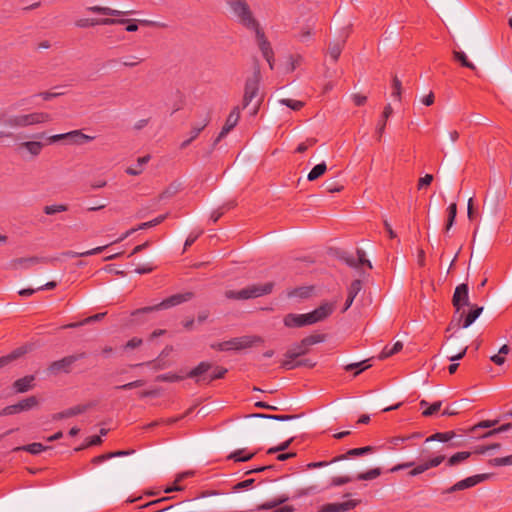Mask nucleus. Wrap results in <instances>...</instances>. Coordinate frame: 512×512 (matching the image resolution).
<instances>
[{"label": "nucleus", "mask_w": 512, "mask_h": 512, "mask_svg": "<svg viewBox=\"0 0 512 512\" xmlns=\"http://www.w3.org/2000/svg\"><path fill=\"white\" fill-rule=\"evenodd\" d=\"M52 120L47 112H31L26 114L9 115L4 119V125L11 129L27 128L35 125H43Z\"/></svg>", "instance_id": "f257e3e1"}, {"label": "nucleus", "mask_w": 512, "mask_h": 512, "mask_svg": "<svg viewBox=\"0 0 512 512\" xmlns=\"http://www.w3.org/2000/svg\"><path fill=\"white\" fill-rule=\"evenodd\" d=\"M264 339L258 335H245L227 341L213 343L211 348L218 351L242 350L262 344Z\"/></svg>", "instance_id": "f03ea898"}, {"label": "nucleus", "mask_w": 512, "mask_h": 512, "mask_svg": "<svg viewBox=\"0 0 512 512\" xmlns=\"http://www.w3.org/2000/svg\"><path fill=\"white\" fill-rule=\"evenodd\" d=\"M273 283L253 284L239 291L226 290L224 295L231 300H248L267 295L272 292Z\"/></svg>", "instance_id": "7ed1b4c3"}, {"label": "nucleus", "mask_w": 512, "mask_h": 512, "mask_svg": "<svg viewBox=\"0 0 512 512\" xmlns=\"http://www.w3.org/2000/svg\"><path fill=\"white\" fill-rule=\"evenodd\" d=\"M445 458H446L445 455L440 454V455L434 456L428 460L422 461V462L418 463L417 465H415V463L413 461L400 463V464H397L394 467H392L390 469V472H397V471L412 467V469L409 471L408 475L410 477H416V476L428 471L429 469L438 467L445 460Z\"/></svg>", "instance_id": "20e7f679"}, {"label": "nucleus", "mask_w": 512, "mask_h": 512, "mask_svg": "<svg viewBox=\"0 0 512 512\" xmlns=\"http://www.w3.org/2000/svg\"><path fill=\"white\" fill-rule=\"evenodd\" d=\"M231 11L238 21L247 29L257 28L259 23L254 18L249 5L245 0H226Z\"/></svg>", "instance_id": "39448f33"}, {"label": "nucleus", "mask_w": 512, "mask_h": 512, "mask_svg": "<svg viewBox=\"0 0 512 512\" xmlns=\"http://www.w3.org/2000/svg\"><path fill=\"white\" fill-rule=\"evenodd\" d=\"M192 298H193V293L192 292H185V293L174 294V295L164 299L163 301H161L160 303H158L156 305L147 306V307L138 309V310L135 311L134 314H137V313H150V312H153V311H158V310H162V309H168V308L180 305V304H182L184 302H187V301L191 300Z\"/></svg>", "instance_id": "423d86ee"}, {"label": "nucleus", "mask_w": 512, "mask_h": 512, "mask_svg": "<svg viewBox=\"0 0 512 512\" xmlns=\"http://www.w3.org/2000/svg\"><path fill=\"white\" fill-rule=\"evenodd\" d=\"M261 81V72L258 66L254 68L253 74L247 78L244 87L243 108L248 107L258 96Z\"/></svg>", "instance_id": "0eeeda50"}, {"label": "nucleus", "mask_w": 512, "mask_h": 512, "mask_svg": "<svg viewBox=\"0 0 512 512\" xmlns=\"http://www.w3.org/2000/svg\"><path fill=\"white\" fill-rule=\"evenodd\" d=\"M482 311L483 307L474 306L467 314H465L464 311H460L459 313L455 312L447 330L454 328H468L480 316Z\"/></svg>", "instance_id": "6e6552de"}, {"label": "nucleus", "mask_w": 512, "mask_h": 512, "mask_svg": "<svg viewBox=\"0 0 512 512\" xmlns=\"http://www.w3.org/2000/svg\"><path fill=\"white\" fill-rule=\"evenodd\" d=\"M84 354L79 355H69L60 360L52 362L48 367V372L52 375H57L59 373H69L73 364L79 359L83 358Z\"/></svg>", "instance_id": "1a4fd4ad"}, {"label": "nucleus", "mask_w": 512, "mask_h": 512, "mask_svg": "<svg viewBox=\"0 0 512 512\" xmlns=\"http://www.w3.org/2000/svg\"><path fill=\"white\" fill-rule=\"evenodd\" d=\"M336 309V302H323L319 307L309 312L311 325L326 320Z\"/></svg>", "instance_id": "9d476101"}, {"label": "nucleus", "mask_w": 512, "mask_h": 512, "mask_svg": "<svg viewBox=\"0 0 512 512\" xmlns=\"http://www.w3.org/2000/svg\"><path fill=\"white\" fill-rule=\"evenodd\" d=\"M488 478H489L488 474H478V475L470 476L463 480L458 481L451 487L444 490L443 493H454L457 491L465 490V489L476 486L477 484L487 480Z\"/></svg>", "instance_id": "9b49d317"}, {"label": "nucleus", "mask_w": 512, "mask_h": 512, "mask_svg": "<svg viewBox=\"0 0 512 512\" xmlns=\"http://www.w3.org/2000/svg\"><path fill=\"white\" fill-rule=\"evenodd\" d=\"M452 303L453 306L455 307L456 313H459L463 306H468L470 304L469 289L467 284L462 283L455 288Z\"/></svg>", "instance_id": "f8f14e48"}, {"label": "nucleus", "mask_w": 512, "mask_h": 512, "mask_svg": "<svg viewBox=\"0 0 512 512\" xmlns=\"http://www.w3.org/2000/svg\"><path fill=\"white\" fill-rule=\"evenodd\" d=\"M38 405V399L35 396L27 397L14 405H10L4 408L3 414L10 415L16 414L22 411H28Z\"/></svg>", "instance_id": "ddd939ff"}, {"label": "nucleus", "mask_w": 512, "mask_h": 512, "mask_svg": "<svg viewBox=\"0 0 512 512\" xmlns=\"http://www.w3.org/2000/svg\"><path fill=\"white\" fill-rule=\"evenodd\" d=\"M240 119V110L239 107H234L229 113L224 126L222 127L219 135L214 141V145H216L223 137H225L238 123Z\"/></svg>", "instance_id": "4468645a"}, {"label": "nucleus", "mask_w": 512, "mask_h": 512, "mask_svg": "<svg viewBox=\"0 0 512 512\" xmlns=\"http://www.w3.org/2000/svg\"><path fill=\"white\" fill-rule=\"evenodd\" d=\"M344 262L353 268H358L362 265H367L369 269L372 268L371 262L366 259V253L362 249H357L356 254H347L342 257Z\"/></svg>", "instance_id": "2eb2a0df"}, {"label": "nucleus", "mask_w": 512, "mask_h": 512, "mask_svg": "<svg viewBox=\"0 0 512 512\" xmlns=\"http://www.w3.org/2000/svg\"><path fill=\"white\" fill-rule=\"evenodd\" d=\"M44 143L36 140L24 141L20 142L17 145V151L21 153L25 151L30 157L36 158L38 157L44 148Z\"/></svg>", "instance_id": "dca6fc26"}, {"label": "nucleus", "mask_w": 512, "mask_h": 512, "mask_svg": "<svg viewBox=\"0 0 512 512\" xmlns=\"http://www.w3.org/2000/svg\"><path fill=\"white\" fill-rule=\"evenodd\" d=\"M360 501L348 500L341 503H327L320 507L319 512H346L354 509Z\"/></svg>", "instance_id": "f3484780"}, {"label": "nucleus", "mask_w": 512, "mask_h": 512, "mask_svg": "<svg viewBox=\"0 0 512 512\" xmlns=\"http://www.w3.org/2000/svg\"><path fill=\"white\" fill-rule=\"evenodd\" d=\"M128 19H114V18H103V19H79L76 21V26L79 28H85L88 26L95 25H114V24H125Z\"/></svg>", "instance_id": "a211bd4d"}, {"label": "nucleus", "mask_w": 512, "mask_h": 512, "mask_svg": "<svg viewBox=\"0 0 512 512\" xmlns=\"http://www.w3.org/2000/svg\"><path fill=\"white\" fill-rule=\"evenodd\" d=\"M252 30L255 32L256 42L263 57H271V54L274 53L273 49L260 25H258L257 28H253Z\"/></svg>", "instance_id": "6ab92c4d"}, {"label": "nucleus", "mask_w": 512, "mask_h": 512, "mask_svg": "<svg viewBox=\"0 0 512 512\" xmlns=\"http://www.w3.org/2000/svg\"><path fill=\"white\" fill-rule=\"evenodd\" d=\"M284 325L286 327H303L311 325L308 313L305 314H287L284 317Z\"/></svg>", "instance_id": "aec40b11"}, {"label": "nucleus", "mask_w": 512, "mask_h": 512, "mask_svg": "<svg viewBox=\"0 0 512 512\" xmlns=\"http://www.w3.org/2000/svg\"><path fill=\"white\" fill-rule=\"evenodd\" d=\"M212 368L213 367L209 362H200L195 368L189 371L187 377L195 379V381L199 383L198 379L202 377H208V373L211 371Z\"/></svg>", "instance_id": "412c9836"}, {"label": "nucleus", "mask_w": 512, "mask_h": 512, "mask_svg": "<svg viewBox=\"0 0 512 512\" xmlns=\"http://www.w3.org/2000/svg\"><path fill=\"white\" fill-rule=\"evenodd\" d=\"M308 351H309L308 347L306 345H304V341L301 340V342L293 345L286 351V353L284 355V357H285L284 360H291L294 362V360L296 358L307 354Z\"/></svg>", "instance_id": "4be33fe9"}, {"label": "nucleus", "mask_w": 512, "mask_h": 512, "mask_svg": "<svg viewBox=\"0 0 512 512\" xmlns=\"http://www.w3.org/2000/svg\"><path fill=\"white\" fill-rule=\"evenodd\" d=\"M35 376L27 375L23 378L17 379L13 383V389L17 393H24L31 390L34 386Z\"/></svg>", "instance_id": "5701e85b"}, {"label": "nucleus", "mask_w": 512, "mask_h": 512, "mask_svg": "<svg viewBox=\"0 0 512 512\" xmlns=\"http://www.w3.org/2000/svg\"><path fill=\"white\" fill-rule=\"evenodd\" d=\"M374 450L372 446H365L361 448H353L348 450L345 454L339 455L331 460V463L339 462L347 459L348 457L362 456L371 453Z\"/></svg>", "instance_id": "b1692460"}, {"label": "nucleus", "mask_w": 512, "mask_h": 512, "mask_svg": "<svg viewBox=\"0 0 512 512\" xmlns=\"http://www.w3.org/2000/svg\"><path fill=\"white\" fill-rule=\"evenodd\" d=\"M67 135L68 141L74 145H82L95 139V136L84 134L81 130L67 132Z\"/></svg>", "instance_id": "393cba45"}, {"label": "nucleus", "mask_w": 512, "mask_h": 512, "mask_svg": "<svg viewBox=\"0 0 512 512\" xmlns=\"http://www.w3.org/2000/svg\"><path fill=\"white\" fill-rule=\"evenodd\" d=\"M362 289V282L360 280H354L350 286L348 287V295L345 302V306L343 308V312L347 311L352 305L355 297Z\"/></svg>", "instance_id": "a878e982"}, {"label": "nucleus", "mask_w": 512, "mask_h": 512, "mask_svg": "<svg viewBox=\"0 0 512 512\" xmlns=\"http://www.w3.org/2000/svg\"><path fill=\"white\" fill-rule=\"evenodd\" d=\"M87 408H88V406H86V405H77V406L71 407L62 412L54 414L53 420H61L64 418H70V417L76 416L78 414L85 412L87 410Z\"/></svg>", "instance_id": "bb28decb"}, {"label": "nucleus", "mask_w": 512, "mask_h": 512, "mask_svg": "<svg viewBox=\"0 0 512 512\" xmlns=\"http://www.w3.org/2000/svg\"><path fill=\"white\" fill-rule=\"evenodd\" d=\"M393 109L390 104H387L384 108V111L382 113L381 119L378 121L376 126V133L378 134V139L380 140L381 136L383 135L385 131V127L387 124L388 118L392 115Z\"/></svg>", "instance_id": "cd10ccee"}, {"label": "nucleus", "mask_w": 512, "mask_h": 512, "mask_svg": "<svg viewBox=\"0 0 512 512\" xmlns=\"http://www.w3.org/2000/svg\"><path fill=\"white\" fill-rule=\"evenodd\" d=\"M420 408L423 409L422 415L425 417H429L434 415L437 411L440 410L442 402L437 401L433 404L429 405V403L426 400H421L419 402Z\"/></svg>", "instance_id": "c85d7f7f"}, {"label": "nucleus", "mask_w": 512, "mask_h": 512, "mask_svg": "<svg viewBox=\"0 0 512 512\" xmlns=\"http://www.w3.org/2000/svg\"><path fill=\"white\" fill-rule=\"evenodd\" d=\"M27 352V349L25 347H19L12 351L10 354L0 357V368L8 365L12 361L16 360L17 358L21 357Z\"/></svg>", "instance_id": "c756f323"}, {"label": "nucleus", "mask_w": 512, "mask_h": 512, "mask_svg": "<svg viewBox=\"0 0 512 512\" xmlns=\"http://www.w3.org/2000/svg\"><path fill=\"white\" fill-rule=\"evenodd\" d=\"M456 437V433L454 431H447V432H437L429 437L426 438L425 442H450Z\"/></svg>", "instance_id": "7c9ffc66"}, {"label": "nucleus", "mask_w": 512, "mask_h": 512, "mask_svg": "<svg viewBox=\"0 0 512 512\" xmlns=\"http://www.w3.org/2000/svg\"><path fill=\"white\" fill-rule=\"evenodd\" d=\"M212 371L209 372L208 374V377H202L200 379H198V382H204L206 384L212 382L213 380H216V379H221L225 376V374L227 373V369L226 368H223V367H214L213 369H211Z\"/></svg>", "instance_id": "2f4dec72"}, {"label": "nucleus", "mask_w": 512, "mask_h": 512, "mask_svg": "<svg viewBox=\"0 0 512 512\" xmlns=\"http://www.w3.org/2000/svg\"><path fill=\"white\" fill-rule=\"evenodd\" d=\"M108 246H109V244L104 245V246H99V247H96V248H93V249H90V250H87V251H84V252L67 251V252L64 253V255L67 256V257H70V258L86 257V256L96 255V254L101 253Z\"/></svg>", "instance_id": "473e14b6"}, {"label": "nucleus", "mask_w": 512, "mask_h": 512, "mask_svg": "<svg viewBox=\"0 0 512 512\" xmlns=\"http://www.w3.org/2000/svg\"><path fill=\"white\" fill-rule=\"evenodd\" d=\"M150 160V155H145L143 157H139L137 159V165L131 166L126 169V173L132 176L139 175L143 172V167L145 164H147Z\"/></svg>", "instance_id": "72a5a7b5"}, {"label": "nucleus", "mask_w": 512, "mask_h": 512, "mask_svg": "<svg viewBox=\"0 0 512 512\" xmlns=\"http://www.w3.org/2000/svg\"><path fill=\"white\" fill-rule=\"evenodd\" d=\"M470 456L471 453L468 451L457 452L447 459L446 464L449 467L456 466L466 461Z\"/></svg>", "instance_id": "f704fd0d"}, {"label": "nucleus", "mask_w": 512, "mask_h": 512, "mask_svg": "<svg viewBox=\"0 0 512 512\" xmlns=\"http://www.w3.org/2000/svg\"><path fill=\"white\" fill-rule=\"evenodd\" d=\"M88 11L108 16H120L123 14H126V12L115 10L109 7H102V6H91L87 8Z\"/></svg>", "instance_id": "c9c22d12"}, {"label": "nucleus", "mask_w": 512, "mask_h": 512, "mask_svg": "<svg viewBox=\"0 0 512 512\" xmlns=\"http://www.w3.org/2000/svg\"><path fill=\"white\" fill-rule=\"evenodd\" d=\"M49 447L48 446H44L43 444L41 443H31V444H28V445H24V446H21V447H16L14 449V451H19V450H23V451H26V452H29L33 455H37V454H40L41 452L47 450Z\"/></svg>", "instance_id": "e433bc0d"}, {"label": "nucleus", "mask_w": 512, "mask_h": 512, "mask_svg": "<svg viewBox=\"0 0 512 512\" xmlns=\"http://www.w3.org/2000/svg\"><path fill=\"white\" fill-rule=\"evenodd\" d=\"M343 47H344V41H341V42H331L329 43V46H328V55L329 57L334 61L336 62L340 55H341V52L343 50Z\"/></svg>", "instance_id": "4c0bfd02"}, {"label": "nucleus", "mask_w": 512, "mask_h": 512, "mask_svg": "<svg viewBox=\"0 0 512 512\" xmlns=\"http://www.w3.org/2000/svg\"><path fill=\"white\" fill-rule=\"evenodd\" d=\"M327 170V166L325 162L317 164L312 168V170L308 173L307 179L309 181H314L321 177Z\"/></svg>", "instance_id": "58836bf2"}, {"label": "nucleus", "mask_w": 512, "mask_h": 512, "mask_svg": "<svg viewBox=\"0 0 512 512\" xmlns=\"http://www.w3.org/2000/svg\"><path fill=\"white\" fill-rule=\"evenodd\" d=\"M402 348H403L402 342L397 341L396 343H394V345L392 347L386 346L380 353L379 358L386 359V358L398 353L399 351H401Z\"/></svg>", "instance_id": "ea45409f"}, {"label": "nucleus", "mask_w": 512, "mask_h": 512, "mask_svg": "<svg viewBox=\"0 0 512 512\" xmlns=\"http://www.w3.org/2000/svg\"><path fill=\"white\" fill-rule=\"evenodd\" d=\"M453 57L456 61L460 62L463 67L471 70H476V66L468 60L466 54L462 51H453Z\"/></svg>", "instance_id": "a19ab883"}, {"label": "nucleus", "mask_w": 512, "mask_h": 512, "mask_svg": "<svg viewBox=\"0 0 512 512\" xmlns=\"http://www.w3.org/2000/svg\"><path fill=\"white\" fill-rule=\"evenodd\" d=\"M244 452H245V449H238V450L232 452L228 456V459L234 460L236 462H246V461H249L250 459H252L253 456L255 455V453H248V454L244 455Z\"/></svg>", "instance_id": "79ce46f5"}, {"label": "nucleus", "mask_w": 512, "mask_h": 512, "mask_svg": "<svg viewBox=\"0 0 512 512\" xmlns=\"http://www.w3.org/2000/svg\"><path fill=\"white\" fill-rule=\"evenodd\" d=\"M287 500H288L287 496H282L280 498L273 499V500L267 501L263 504H260L257 507V510H271V509L277 508L280 504L286 502Z\"/></svg>", "instance_id": "37998d69"}, {"label": "nucleus", "mask_w": 512, "mask_h": 512, "mask_svg": "<svg viewBox=\"0 0 512 512\" xmlns=\"http://www.w3.org/2000/svg\"><path fill=\"white\" fill-rule=\"evenodd\" d=\"M281 366L287 370H291L298 366L313 367V366H315V363L311 362L309 359L301 360L298 362H293L291 360H283Z\"/></svg>", "instance_id": "c03bdc74"}, {"label": "nucleus", "mask_w": 512, "mask_h": 512, "mask_svg": "<svg viewBox=\"0 0 512 512\" xmlns=\"http://www.w3.org/2000/svg\"><path fill=\"white\" fill-rule=\"evenodd\" d=\"M447 213H448V219H447V223L445 226L446 231L450 230L455 222V218L457 215V204L455 202L451 203L448 206Z\"/></svg>", "instance_id": "a18cd8bd"}, {"label": "nucleus", "mask_w": 512, "mask_h": 512, "mask_svg": "<svg viewBox=\"0 0 512 512\" xmlns=\"http://www.w3.org/2000/svg\"><path fill=\"white\" fill-rule=\"evenodd\" d=\"M467 349H468V347H467V345H465V344H462V345H461V347H460V349H459L458 351H456V350H451V349L449 348L448 353H447V358H448L450 361L460 360V359H462V358L465 356V354H466V352H467Z\"/></svg>", "instance_id": "49530a36"}, {"label": "nucleus", "mask_w": 512, "mask_h": 512, "mask_svg": "<svg viewBox=\"0 0 512 512\" xmlns=\"http://www.w3.org/2000/svg\"><path fill=\"white\" fill-rule=\"evenodd\" d=\"M488 464L493 467L511 466L512 465V455H508L505 457L492 458L488 461Z\"/></svg>", "instance_id": "de8ad7c7"}, {"label": "nucleus", "mask_w": 512, "mask_h": 512, "mask_svg": "<svg viewBox=\"0 0 512 512\" xmlns=\"http://www.w3.org/2000/svg\"><path fill=\"white\" fill-rule=\"evenodd\" d=\"M404 443H407L406 439H405V436H394V437H391L389 440H388V449L389 450H397V449H403L404 448Z\"/></svg>", "instance_id": "09e8293b"}, {"label": "nucleus", "mask_w": 512, "mask_h": 512, "mask_svg": "<svg viewBox=\"0 0 512 512\" xmlns=\"http://www.w3.org/2000/svg\"><path fill=\"white\" fill-rule=\"evenodd\" d=\"M67 210H68V206L66 204L46 205L43 208V211L46 215H54L57 213L65 212Z\"/></svg>", "instance_id": "8fccbe9b"}, {"label": "nucleus", "mask_w": 512, "mask_h": 512, "mask_svg": "<svg viewBox=\"0 0 512 512\" xmlns=\"http://www.w3.org/2000/svg\"><path fill=\"white\" fill-rule=\"evenodd\" d=\"M181 189V184L174 182L171 183L160 195L162 199L170 198L176 195Z\"/></svg>", "instance_id": "3c124183"}, {"label": "nucleus", "mask_w": 512, "mask_h": 512, "mask_svg": "<svg viewBox=\"0 0 512 512\" xmlns=\"http://www.w3.org/2000/svg\"><path fill=\"white\" fill-rule=\"evenodd\" d=\"M192 475V472H183V473H180L176 479H175V482H174V485H171L169 487H166L164 489V492L165 493H171V492H174V491H181L183 488L178 486L177 483L182 481L184 478L186 477H189Z\"/></svg>", "instance_id": "603ef678"}, {"label": "nucleus", "mask_w": 512, "mask_h": 512, "mask_svg": "<svg viewBox=\"0 0 512 512\" xmlns=\"http://www.w3.org/2000/svg\"><path fill=\"white\" fill-rule=\"evenodd\" d=\"M381 469L380 468H373L366 472L360 473L357 475V480H373L380 476Z\"/></svg>", "instance_id": "864d4df0"}, {"label": "nucleus", "mask_w": 512, "mask_h": 512, "mask_svg": "<svg viewBox=\"0 0 512 512\" xmlns=\"http://www.w3.org/2000/svg\"><path fill=\"white\" fill-rule=\"evenodd\" d=\"M511 428H512V424L511 423H506V424H503V425H501V426H499L497 428H494V429H491V430L487 431L485 434H483L481 436V438H489V437H492V436H494L496 434L507 432Z\"/></svg>", "instance_id": "5fc2aeb1"}, {"label": "nucleus", "mask_w": 512, "mask_h": 512, "mask_svg": "<svg viewBox=\"0 0 512 512\" xmlns=\"http://www.w3.org/2000/svg\"><path fill=\"white\" fill-rule=\"evenodd\" d=\"M303 61V57L299 54L291 55L288 58L287 68L288 72H293Z\"/></svg>", "instance_id": "6e6d98bb"}, {"label": "nucleus", "mask_w": 512, "mask_h": 512, "mask_svg": "<svg viewBox=\"0 0 512 512\" xmlns=\"http://www.w3.org/2000/svg\"><path fill=\"white\" fill-rule=\"evenodd\" d=\"M183 379H184L183 376L177 375L175 373L161 374L155 378V380L158 382H178Z\"/></svg>", "instance_id": "4d7b16f0"}, {"label": "nucleus", "mask_w": 512, "mask_h": 512, "mask_svg": "<svg viewBox=\"0 0 512 512\" xmlns=\"http://www.w3.org/2000/svg\"><path fill=\"white\" fill-rule=\"evenodd\" d=\"M251 417H259V418H266V419H273L276 421H288L291 419L296 418V415H268V414H252Z\"/></svg>", "instance_id": "13d9d810"}, {"label": "nucleus", "mask_w": 512, "mask_h": 512, "mask_svg": "<svg viewBox=\"0 0 512 512\" xmlns=\"http://www.w3.org/2000/svg\"><path fill=\"white\" fill-rule=\"evenodd\" d=\"M279 103L291 108L294 111H298L304 106V103L302 101L289 98L280 99Z\"/></svg>", "instance_id": "bf43d9fd"}, {"label": "nucleus", "mask_w": 512, "mask_h": 512, "mask_svg": "<svg viewBox=\"0 0 512 512\" xmlns=\"http://www.w3.org/2000/svg\"><path fill=\"white\" fill-rule=\"evenodd\" d=\"M392 96L396 98L398 101L401 100V93H402V84L401 81L398 79L397 76H395L392 80Z\"/></svg>", "instance_id": "052dcab7"}, {"label": "nucleus", "mask_w": 512, "mask_h": 512, "mask_svg": "<svg viewBox=\"0 0 512 512\" xmlns=\"http://www.w3.org/2000/svg\"><path fill=\"white\" fill-rule=\"evenodd\" d=\"M165 219H166V215H160L151 221L141 223L140 225L137 226V229L142 230V229L154 227V226L162 223Z\"/></svg>", "instance_id": "680f3d73"}, {"label": "nucleus", "mask_w": 512, "mask_h": 512, "mask_svg": "<svg viewBox=\"0 0 512 512\" xmlns=\"http://www.w3.org/2000/svg\"><path fill=\"white\" fill-rule=\"evenodd\" d=\"M499 423L498 419L495 420H484L479 422L478 424L474 425L471 428V432L475 433L479 428H491L496 426Z\"/></svg>", "instance_id": "e2e57ef3"}, {"label": "nucleus", "mask_w": 512, "mask_h": 512, "mask_svg": "<svg viewBox=\"0 0 512 512\" xmlns=\"http://www.w3.org/2000/svg\"><path fill=\"white\" fill-rule=\"evenodd\" d=\"M141 365L149 366V367H151L155 371L162 370V369H165L167 367L166 362H164V361H162L160 359H157V360H154V361H149V362H146V363L136 364L135 366H141Z\"/></svg>", "instance_id": "0e129e2a"}, {"label": "nucleus", "mask_w": 512, "mask_h": 512, "mask_svg": "<svg viewBox=\"0 0 512 512\" xmlns=\"http://www.w3.org/2000/svg\"><path fill=\"white\" fill-rule=\"evenodd\" d=\"M142 61H143V59H141L135 55H130L122 61V64L125 67L133 68V67L139 65Z\"/></svg>", "instance_id": "69168bd1"}, {"label": "nucleus", "mask_w": 512, "mask_h": 512, "mask_svg": "<svg viewBox=\"0 0 512 512\" xmlns=\"http://www.w3.org/2000/svg\"><path fill=\"white\" fill-rule=\"evenodd\" d=\"M304 341V345H306L308 348L311 345L320 343L324 340V336L320 334L316 335H310L302 339Z\"/></svg>", "instance_id": "338daca9"}, {"label": "nucleus", "mask_w": 512, "mask_h": 512, "mask_svg": "<svg viewBox=\"0 0 512 512\" xmlns=\"http://www.w3.org/2000/svg\"><path fill=\"white\" fill-rule=\"evenodd\" d=\"M433 181V175L431 174H426L424 177H421L419 180H418V184H417V187L419 190L429 186L431 184V182Z\"/></svg>", "instance_id": "774afa93"}]
</instances>
